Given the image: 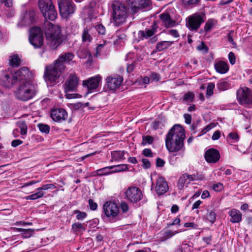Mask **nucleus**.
Segmentation results:
<instances>
[{
    "instance_id": "nucleus-28",
    "label": "nucleus",
    "mask_w": 252,
    "mask_h": 252,
    "mask_svg": "<svg viewBox=\"0 0 252 252\" xmlns=\"http://www.w3.org/2000/svg\"><path fill=\"white\" fill-rule=\"evenodd\" d=\"M166 147L170 152H176L181 149L184 143H165Z\"/></svg>"
},
{
    "instance_id": "nucleus-13",
    "label": "nucleus",
    "mask_w": 252,
    "mask_h": 252,
    "mask_svg": "<svg viewBox=\"0 0 252 252\" xmlns=\"http://www.w3.org/2000/svg\"><path fill=\"white\" fill-rule=\"evenodd\" d=\"M79 82V79L75 74H70L64 85L65 92L75 91Z\"/></svg>"
},
{
    "instance_id": "nucleus-6",
    "label": "nucleus",
    "mask_w": 252,
    "mask_h": 252,
    "mask_svg": "<svg viewBox=\"0 0 252 252\" xmlns=\"http://www.w3.org/2000/svg\"><path fill=\"white\" fill-rule=\"evenodd\" d=\"M185 137L184 128L180 125L176 124L167 134L165 142H184Z\"/></svg>"
},
{
    "instance_id": "nucleus-46",
    "label": "nucleus",
    "mask_w": 252,
    "mask_h": 252,
    "mask_svg": "<svg viewBox=\"0 0 252 252\" xmlns=\"http://www.w3.org/2000/svg\"><path fill=\"white\" fill-rule=\"evenodd\" d=\"M215 88V84L213 83H209L207 88L206 94L210 96L213 94V90Z\"/></svg>"
},
{
    "instance_id": "nucleus-61",
    "label": "nucleus",
    "mask_w": 252,
    "mask_h": 252,
    "mask_svg": "<svg viewBox=\"0 0 252 252\" xmlns=\"http://www.w3.org/2000/svg\"><path fill=\"white\" fill-rule=\"evenodd\" d=\"M164 164H165V161L163 159H162L159 158H158L157 159L156 165L157 167H163L164 166Z\"/></svg>"
},
{
    "instance_id": "nucleus-62",
    "label": "nucleus",
    "mask_w": 252,
    "mask_h": 252,
    "mask_svg": "<svg viewBox=\"0 0 252 252\" xmlns=\"http://www.w3.org/2000/svg\"><path fill=\"white\" fill-rule=\"evenodd\" d=\"M168 34L174 37L177 38L179 37V34L176 30H170L168 31Z\"/></svg>"
},
{
    "instance_id": "nucleus-56",
    "label": "nucleus",
    "mask_w": 252,
    "mask_h": 252,
    "mask_svg": "<svg viewBox=\"0 0 252 252\" xmlns=\"http://www.w3.org/2000/svg\"><path fill=\"white\" fill-rule=\"evenodd\" d=\"M72 229L74 231H77L78 229H83V225L80 223H74L72 225Z\"/></svg>"
},
{
    "instance_id": "nucleus-1",
    "label": "nucleus",
    "mask_w": 252,
    "mask_h": 252,
    "mask_svg": "<svg viewBox=\"0 0 252 252\" xmlns=\"http://www.w3.org/2000/svg\"><path fill=\"white\" fill-rule=\"evenodd\" d=\"M43 27L47 44L53 50L57 49L63 42L61 28L48 20H45Z\"/></svg>"
},
{
    "instance_id": "nucleus-31",
    "label": "nucleus",
    "mask_w": 252,
    "mask_h": 252,
    "mask_svg": "<svg viewBox=\"0 0 252 252\" xmlns=\"http://www.w3.org/2000/svg\"><path fill=\"white\" fill-rule=\"evenodd\" d=\"M74 55L71 53H66L60 56L59 58L56 61H59L60 63H63L64 62L68 63L72 61Z\"/></svg>"
},
{
    "instance_id": "nucleus-21",
    "label": "nucleus",
    "mask_w": 252,
    "mask_h": 252,
    "mask_svg": "<svg viewBox=\"0 0 252 252\" xmlns=\"http://www.w3.org/2000/svg\"><path fill=\"white\" fill-rule=\"evenodd\" d=\"M112 14L127 15V8L125 5L118 1H114L112 4Z\"/></svg>"
},
{
    "instance_id": "nucleus-53",
    "label": "nucleus",
    "mask_w": 252,
    "mask_h": 252,
    "mask_svg": "<svg viewBox=\"0 0 252 252\" xmlns=\"http://www.w3.org/2000/svg\"><path fill=\"white\" fill-rule=\"evenodd\" d=\"M197 49L199 51H203L205 53L208 51V47L205 45V44L202 42L197 47Z\"/></svg>"
},
{
    "instance_id": "nucleus-9",
    "label": "nucleus",
    "mask_w": 252,
    "mask_h": 252,
    "mask_svg": "<svg viewBox=\"0 0 252 252\" xmlns=\"http://www.w3.org/2000/svg\"><path fill=\"white\" fill-rule=\"evenodd\" d=\"M126 198L132 203H136L143 197L141 190L137 187H129L125 192Z\"/></svg>"
},
{
    "instance_id": "nucleus-17",
    "label": "nucleus",
    "mask_w": 252,
    "mask_h": 252,
    "mask_svg": "<svg viewBox=\"0 0 252 252\" xmlns=\"http://www.w3.org/2000/svg\"><path fill=\"white\" fill-rule=\"evenodd\" d=\"M206 161L208 163H216L220 158L219 152L215 149H209L204 154Z\"/></svg>"
},
{
    "instance_id": "nucleus-49",
    "label": "nucleus",
    "mask_w": 252,
    "mask_h": 252,
    "mask_svg": "<svg viewBox=\"0 0 252 252\" xmlns=\"http://www.w3.org/2000/svg\"><path fill=\"white\" fill-rule=\"evenodd\" d=\"M44 193L42 191H37V192L33 193L32 195V200H36L44 196Z\"/></svg>"
},
{
    "instance_id": "nucleus-27",
    "label": "nucleus",
    "mask_w": 252,
    "mask_h": 252,
    "mask_svg": "<svg viewBox=\"0 0 252 252\" xmlns=\"http://www.w3.org/2000/svg\"><path fill=\"white\" fill-rule=\"evenodd\" d=\"M9 64L13 67H18L21 64V59L16 54H12L9 57Z\"/></svg>"
},
{
    "instance_id": "nucleus-64",
    "label": "nucleus",
    "mask_w": 252,
    "mask_h": 252,
    "mask_svg": "<svg viewBox=\"0 0 252 252\" xmlns=\"http://www.w3.org/2000/svg\"><path fill=\"white\" fill-rule=\"evenodd\" d=\"M223 189V185L221 183H218L213 186V189L216 191H220Z\"/></svg>"
},
{
    "instance_id": "nucleus-58",
    "label": "nucleus",
    "mask_w": 252,
    "mask_h": 252,
    "mask_svg": "<svg viewBox=\"0 0 252 252\" xmlns=\"http://www.w3.org/2000/svg\"><path fill=\"white\" fill-rule=\"evenodd\" d=\"M178 232L177 231H173L172 230H168L165 232V236L167 238H169L174 236L175 234L178 233Z\"/></svg>"
},
{
    "instance_id": "nucleus-26",
    "label": "nucleus",
    "mask_w": 252,
    "mask_h": 252,
    "mask_svg": "<svg viewBox=\"0 0 252 252\" xmlns=\"http://www.w3.org/2000/svg\"><path fill=\"white\" fill-rule=\"evenodd\" d=\"M215 67L217 72L221 74L225 73L229 69L227 64L223 61H220L216 63Z\"/></svg>"
},
{
    "instance_id": "nucleus-8",
    "label": "nucleus",
    "mask_w": 252,
    "mask_h": 252,
    "mask_svg": "<svg viewBox=\"0 0 252 252\" xmlns=\"http://www.w3.org/2000/svg\"><path fill=\"white\" fill-rule=\"evenodd\" d=\"M29 41L35 48H39L42 45L43 35L39 28L34 27L31 29L30 30Z\"/></svg>"
},
{
    "instance_id": "nucleus-30",
    "label": "nucleus",
    "mask_w": 252,
    "mask_h": 252,
    "mask_svg": "<svg viewBox=\"0 0 252 252\" xmlns=\"http://www.w3.org/2000/svg\"><path fill=\"white\" fill-rule=\"evenodd\" d=\"M216 213L214 209H207L206 214L204 216V218L210 221L211 223H214L216 219Z\"/></svg>"
},
{
    "instance_id": "nucleus-35",
    "label": "nucleus",
    "mask_w": 252,
    "mask_h": 252,
    "mask_svg": "<svg viewBox=\"0 0 252 252\" xmlns=\"http://www.w3.org/2000/svg\"><path fill=\"white\" fill-rule=\"evenodd\" d=\"M189 176V174H183L179 179L178 182L177 187L179 189H182L185 186L187 180H188V178Z\"/></svg>"
},
{
    "instance_id": "nucleus-36",
    "label": "nucleus",
    "mask_w": 252,
    "mask_h": 252,
    "mask_svg": "<svg viewBox=\"0 0 252 252\" xmlns=\"http://www.w3.org/2000/svg\"><path fill=\"white\" fill-rule=\"evenodd\" d=\"M96 174L99 176L106 175L112 174L111 166H107L96 171Z\"/></svg>"
},
{
    "instance_id": "nucleus-34",
    "label": "nucleus",
    "mask_w": 252,
    "mask_h": 252,
    "mask_svg": "<svg viewBox=\"0 0 252 252\" xmlns=\"http://www.w3.org/2000/svg\"><path fill=\"white\" fill-rule=\"evenodd\" d=\"M111 168L112 170V174L128 170L127 164H119L117 165L111 166Z\"/></svg>"
},
{
    "instance_id": "nucleus-2",
    "label": "nucleus",
    "mask_w": 252,
    "mask_h": 252,
    "mask_svg": "<svg viewBox=\"0 0 252 252\" xmlns=\"http://www.w3.org/2000/svg\"><path fill=\"white\" fill-rule=\"evenodd\" d=\"M26 80L27 78L20 82L19 86L15 93L18 99L24 101L32 99L36 94L34 85Z\"/></svg>"
},
{
    "instance_id": "nucleus-44",
    "label": "nucleus",
    "mask_w": 252,
    "mask_h": 252,
    "mask_svg": "<svg viewBox=\"0 0 252 252\" xmlns=\"http://www.w3.org/2000/svg\"><path fill=\"white\" fill-rule=\"evenodd\" d=\"M91 54L87 49H80L78 51V56L80 58H86L88 56H90Z\"/></svg>"
},
{
    "instance_id": "nucleus-10",
    "label": "nucleus",
    "mask_w": 252,
    "mask_h": 252,
    "mask_svg": "<svg viewBox=\"0 0 252 252\" xmlns=\"http://www.w3.org/2000/svg\"><path fill=\"white\" fill-rule=\"evenodd\" d=\"M58 5L61 14L67 16L75 11V5L72 0H58Z\"/></svg>"
},
{
    "instance_id": "nucleus-48",
    "label": "nucleus",
    "mask_w": 252,
    "mask_h": 252,
    "mask_svg": "<svg viewBox=\"0 0 252 252\" xmlns=\"http://www.w3.org/2000/svg\"><path fill=\"white\" fill-rule=\"evenodd\" d=\"M95 29L99 34L103 35L105 33V28L102 24H98L96 26Z\"/></svg>"
},
{
    "instance_id": "nucleus-40",
    "label": "nucleus",
    "mask_w": 252,
    "mask_h": 252,
    "mask_svg": "<svg viewBox=\"0 0 252 252\" xmlns=\"http://www.w3.org/2000/svg\"><path fill=\"white\" fill-rule=\"evenodd\" d=\"M56 188V186L54 184H49L43 185L42 187L38 188L37 189V191H41L42 190H48V189H53Z\"/></svg>"
},
{
    "instance_id": "nucleus-63",
    "label": "nucleus",
    "mask_w": 252,
    "mask_h": 252,
    "mask_svg": "<svg viewBox=\"0 0 252 252\" xmlns=\"http://www.w3.org/2000/svg\"><path fill=\"white\" fill-rule=\"evenodd\" d=\"M228 137H229V140H233L235 141H237L239 140V137L236 133H230L228 135Z\"/></svg>"
},
{
    "instance_id": "nucleus-4",
    "label": "nucleus",
    "mask_w": 252,
    "mask_h": 252,
    "mask_svg": "<svg viewBox=\"0 0 252 252\" xmlns=\"http://www.w3.org/2000/svg\"><path fill=\"white\" fill-rule=\"evenodd\" d=\"M64 69V65L59 61L46 66L45 70L44 78L46 82H54L61 76Z\"/></svg>"
},
{
    "instance_id": "nucleus-20",
    "label": "nucleus",
    "mask_w": 252,
    "mask_h": 252,
    "mask_svg": "<svg viewBox=\"0 0 252 252\" xmlns=\"http://www.w3.org/2000/svg\"><path fill=\"white\" fill-rule=\"evenodd\" d=\"M101 79V76L99 75H97L87 80L83 81V85L86 86L89 91L94 90L98 87Z\"/></svg>"
},
{
    "instance_id": "nucleus-57",
    "label": "nucleus",
    "mask_w": 252,
    "mask_h": 252,
    "mask_svg": "<svg viewBox=\"0 0 252 252\" xmlns=\"http://www.w3.org/2000/svg\"><path fill=\"white\" fill-rule=\"evenodd\" d=\"M228 58L230 63L234 64L235 63V56L232 52H230L229 53Z\"/></svg>"
},
{
    "instance_id": "nucleus-51",
    "label": "nucleus",
    "mask_w": 252,
    "mask_h": 252,
    "mask_svg": "<svg viewBox=\"0 0 252 252\" xmlns=\"http://www.w3.org/2000/svg\"><path fill=\"white\" fill-rule=\"evenodd\" d=\"M233 33V31H231L230 32H229L227 35V37L228 39V41L232 44L233 47H236V44L235 42H234L232 34Z\"/></svg>"
},
{
    "instance_id": "nucleus-32",
    "label": "nucleus",
    "mask_w": 252,
    "mask_h": 252,
    "mask_svg": "<svg viewBox=\"0 0 252 252\" xmlns=\"http://www.w3.org/2000/svg\"><path fill=\"white\" fill-rule=\"evenodd\" d=\"M173 41H163L158 42L156 45V49L158 51H161L168 48L171 44H172Z\"/></svg>"
},
{
    "instance_id": "nucleus-59",
    "label": "nucleus",
    "mask_w": 252,
    "mask_h": 252,
    "mask_svg": "<svg viewBox=\"0 0 252 252\" xmlns=\"http://www.w3.org/2000/svg\"><path fill=\"white\" fill-rule=\"evenodd\" d=\"M65 96L67 98L71 99L76 97H80L81 95L77 94H68L66 93Z\"/></svg>"
},
{
    "instance_id": "nucleus-60",
    "label": "nucleus",
    "mask_w": 252,
    "mask_h": 252,
    "mask_svg": "<svg viewBox=\"0 0 252 252\" xmlns=\"http://www.w3.org/2000/svg\"><path fill=\"white\" fill-rule=\"evenodd\" d=\"M184 117L185 120V122L187 124H190L191 122V116L189 114H185L184 115Z\"/></svg>"
},
{
    "instance_id": "nucleus-22",
    "label": "nucleus",
    "mask_w": 252,
    "mask_h": 252,
    "mask_svg": "<svg viewBox=\"0 0 252 252\" xmlns=\"http://www.w3.org/2000/svg\"><path fill=\"white\" fill-rule=\"evenodd\" d=\"M160 18L163 24L167 28L172 27L175 24V21L172 20L168 13H163L160 15Z\"/></svg>"
},
{
    "instance_id": "nucleus-15",
    "label": "nucleus",
    "mask_w": 252,
    "mask_h": 252,
    "mask_svg": "<svg viewBox=\"0 0 252 252\" xmlns=\"http://www.w3.org/2000/svg\"><path fill=\"white\" fill-rule=\"evenodd\" d=\"M123 81V77L117 75L108 76L106 79L107 88L111 90H115L118 88L122 84Z\"/></svg>"
},
{
    "instance_id": "nucleus-54",
    "label": "nucleus",
    "mask_w": 252,
    "mask_h": 252,
    "mask_svg": "<svg viewBox=\"0 0 252 252\" xmlns=\"http://www.w3.org/2000/svg\"><path fill=\"white\" fill-rule=\"evenodd\" d=\"M121 208L122 212L124 213H126L128 211V204L125 201H122L121 203Z\"/></svg>"
},
{
    "instance_id": "nucleus-38",
    "label": "nucleus",
    "mask_w": 252,
    "mask_h": 252,
    "mask_svg": "<svg viewBox=\"0 0 252 252\" xmlns=\"http://www.w3.org/2000/svg\"><path fill=\"white\" fill-rule=\"evenodd\" d=\"M217 88L220 91H224L229 88V84L224 81L220 80L217 84Z\"/></svg>"
},
{
    "instance_id": "nucleus-5",
    "label": "nucleus",
    "mask_w": 252,
    "mask_h": 252,
    "mask_svg": "<svg viewBox=\"0 0 252 252\" xmlns=\"http://www.w3.org/2000/svg\"><path fill=\"white\" fill-rule=\"evenodd\" d=\"M39 9L45 20L54 21L57 17V12L51 0H39Z\"/></svg>"
},
{
    "instance_id": "nucleus-12",
    "label": "nucleus",
    "mask_w": 252,
    "mask_h": 252,
    "mask_svg": "<svg viewBox=\"0 0 252 252\" xmlns=\"http://www.w3.org/2000/svg\"><path fill=\"white\" fill-rule=\"evenodd\" d=\"M103 212L108 217L115 218L119 213V208L116 203L112 201L105 202L103 206Z\"/></svg>"
},
{
    "instance_id": "nucleus-7",
    "label": "nucleus",
    "mask_w": 252,
    "mask_h": 252,
    "mask_svg": "<svg viewBox=\"0 0 252 252\" xmlns=\"http://www.w3.org/2000/svg\"><path fill=\"white\" fill-rule=\"evenodd\" d=\"M205 21V16L198 13H195L188 17L186 26L192 31H196L201 24Z\"/></svg>"
},
{
    "instance_id": "nucleus-55",
    "label": "nucleus",
    "mask_w": 252,
    "mask_h": 252,
    "mask_svg": "<svg viewBox=\"0 0 252 252\" xmlns=\"http://www.w3.org/2000/svg\"><path fill=\"white\" fill-rule=\"evenodd\" d=\"M142 154L147 157H152L153 153L150 149H145L142 151Z\"/></svg>"
},
{
    "instance_id": "nucleus-39",
    "label": "nucleus",
    "mask_w": 252,
    "mask_h": 252,
    "mask_svg": "<svg viewBox=\"0 0 252 252\" xmlns=\"http://www.w3.org/2000/svg\"><path fill=\"white\" fill-rule=\"evenodd\" d=\"M19 127L21 130L22 135H25L27 133V126L25 122L20 121L18 123Z\"/></svg>"
},
{
    "instance_id": "nucleus-33",
    "label": "nucleus",
    "mask_w": 252,
    "mask_h": 252,
    "mask_svg": "<svg viewBox=\"0 0 252 252\" xmlns=\"http://www.w3.org/2000/svg\"><path fill=\"white\" fill-rule=\"evenodd\" d=\"M125 151H113L111 152L112 159L113 160L118 161L125 159Z\"/></svg>"
},
{
    "instance_id": "nucleus-41",
    "label": "nucleus",
    "mask_w": 252,
    "mask_h": 252,
    "mask_svg": "<svg viewBox=\"0 0 252 252\" xmlns=\"http://www.w3.org/2000/svg\"><path fill=\"white\" fill-rule=\"evenodd\" d=\"M73 214L77 215L76 219L78 220H83L87 217L86 213L77 210H74Z\"/></svg>"
},
{
    "instance_id": "nucleus-45",
    "label": "nucleus",
    "mask_w": 252,
    "mask_h": 252,
    "mask_svg": "<svg viewBox=\"0 0 252 252\" xmlns=\"http://www.w3.org/2000/svg\"><path fill=\"white\" fill-rule=\"evenodd\" d=\"M193 98V94L192 93L189 92L185 94L183 98V101L185 102H191Z\"/></svg>"
},
{
    "instance_id": "nucleus-50",
    "label": "nucleus",
    "mask_w": 252,
    "mask_h": 252,
    "mask_svg": "<svg viewBox=\"0 0 252 252\" xmlns=\"http://www.w3.org/2000/svg\"><path fill=\"white\" fill-rule=\"evenodd\" d=\"M142 163V166L145 169H148L151 167V162L150 160L147 158H142L141 159Z\"/></svg>"
},
{
    "instance_id": "nucleus-3",
    "label": "nucleus",
    "mask_w": 252,
    "mask_h": 252,
    "mask_svg": "<svg viewBox=\"0 0 252 252\" xmlns=\"http://www.w3.org/2000/svg\"><path fill=\"white\" fill-rule=\"evenodd\" d=\"M28 73L29 69L26 67H22L14 73L6 71L2 78V85L7 88L11 87L18 81L25 79L28 77Z\"/></svg>"
},
{
    "instance_id": "nucleus-25",
    "label": "nucleus",
    "mask_w": 252,
    "mask_h": 252,
    "mask_svg": "<svg viewBox=\"0 0 252 252\" xmlns=\"http://www.w3.org/2000/svg\"><path fill=\"white\" fill-rule=\"evenodd\" d=\"M156 32V28L153 27L152 29H148L145 31H140L138 32L139 37L141 39L148 38L153 36Z\"/></svg>"
},
{
    "instance_id": "nucleus-52",
    "label": "nucleus",
    "mask_w": 252,
    "mask_h": 252,
    "mask_svg": "<svg viewBox=\"0 0 252 252\" xmlns=\"http://www.w3.org/2000/svg\"><path fill=\"white\" fill-rule=\"evenodd\" d=\"M90 209L93 211L95 210L97 208V204L93 199H90L88 201Z\"/></svg>"
},
{
    "instance_id": "nucleus-43",
    "label": "nucleus",
    "mask_w": 252,
    "mask_h": 252,
    "mask_svg": "<svg viewBox=\"0 0 252 252\" xmlns=\"http://www.w3.org/2000/svg\"><path fill=\"white\" fill-rule=\"evenodd\" d=\"M34 232L33 229H25L23 233H22V237L24 238H29L31 237Z\"/></svg>"
},
{
    "instance_id": "nucleus-16",
    "label": "nucleus",
    "mask_w": 252,
    "mask_h": 252,
    "mask_svg": "<svg viewBox=\"0 0 252 252\" xmlns=\"http://www.w3.org/2000/svg\"><path fill=\"white\" fill-rule=\"evenodd\" d=\"M151 1L150 0H132L130 8L133 12H137L140 8H150Z\"/></svg>"
},
{
    "instance_id": "nucleus-23",
    "label": "nucleus",
    "mask_w": 252,
    "mask_h": 252,
    "mask_svg": "<svg viewBox=\"0 0 252 252\" xmlns=\"http://www.w3.org/2000/svg\"><path fill=\"white\" fill-rule=\"evenodd\" d=\"M229 215L231 217L230 220L232 223H238L242 220V214L238 210L232 209L229 212Z\"/></svg>"
},
{
    "instance_id": "nucleus-11",
    "label": "nucleus",
    "mask_w": 252,
    "mask_h": 252,
    "mask_svg": "<svg viewBox=\"0 0 252 252\" xmlns=\"http://www.w3.org/2000/svg\"><path fill=\"white\" fill-rule=\"evenodd\" d=\"M237 98L241 104H252V94L248 88L239 89L237 92Z\"/></svg>"
},
{
    "instance_id": "nucleus-19",
    "label": "nucleus",
    "mask_w": 252,
    "mask_h": 252,
    "mask_svg": "<svg viewBox=\"0 0 252 252\" xmlns=\"http://www.w3.org/2000/svg\"><path fill=\"white\" fill-rule=\"evenodd\" d=\"M169 188L167 182L162 177H159L157 180L156 191L158 195H162L167 191Z\"/></svg>"
},
{
    "instance_id": "nucleus-24",
    "label": "nucleus",
    "mask_w": 252,
    "mask_h": 252,
    "mask_svg": "<svg viewBox=\"0 0 252 252\" xmlns=\"http://www.w3.org/2000/svg\"><path fill=\"white\" fill-rule=\"evenodd\" d=\"M94 29L93 27L84 29L82 33V40L83 42L90 43L92 41L93 37L91 35V32Z\"/></svg>"
},
{
    "instance_id": "nucleus-29",
    "label": "nucleus",
    "mask_w": 252,
    "mask_h": 252,
    "mask_svg": "<svg viewBox=\"0 0 252 252\" xmlns=\"http://www.w3.org/2000/svg\"><path fill=\"white\" fill-rule=\"evenodd\" d=\"M127 16V15L112 14L113 21L117 26L124 23L126 21Z\"/></svg>"
},
{
    "instance_id": "nucleus-42",
    "label": "nucleus",
    "mask_w": 252,
    "mask_h": 252,
    "mask_svg": "<svg viewBox=\"0 0 252 252\" xmlns=\"http://www.w3.org/2000/svg\"><path fill=\"white\" fill-rule=\"evenodd\" d=\"M214 21L210 19L207 21V22L206 23L205 26H204V31L206 32H208L211 30V29L213 28V26H214Z\"/></svg>"
},
{
    "instance_id": "nucleus-14",
    "label": "nucleus",
    "mask_w": 252,
    "mask_h": 252,
    "mask_svg": "<svg viewBox=\"0 0 252 252\" xmlns=\"http://www.w3.org/2000/svg\"><path fill=\"white\" fill-rule=\"evenodd\" d=\"M50 116L54 122L62 123L67 118V113L63 108L53 109L51 111Z\"/></svg>"
},
{
    "instance_id": "nucleus-37",
    "label": "nucleus",
    "mask_w": 252,
    "mask_h": 252,
    "mask_svg": "<svg viewBox=\"0 0 252 252\" xmlns=\"http://www.w3.org/2000/svg\"><path fill=\"white\" fill-rule=\"evenodd\" d=\"M251 146V143L249 144V143H241L239 145L237 146L238 149L243 153H245L248 148Z\"/></svg>"
},
{
    "instance_id": "nucleus-18",
    "label": "nucleus",
    "mask_w": 252,
    "mask_h": 252,
    "mask_svg": "<svg viewBox=\"0 0 252 252\" xmlns=\"http://www.w3.org/2000/svg\"><path fill=\"white\" fill-rule=\"evenodd\" d=\"M36 13L33 10L27 11L21 19L20 24L22 26H29L35 21Z\"/></svg>"
},
{
    "instance_id": "nucleus-47",
    "label": "nucleus",
    "mask_w": 252,
    "mask_h": 252,
    "mask_svg": "<svg viewBox=\"0 0 252 252\" xmlns=\"http://www.w3.org/2000/svg\"><path fill=\"white\" fill-rule=\"evenodd\" d=\"M38 126L39 130L42 132L48 133L49 132L50 127L47 125L40 124H38Z\"/></svg>"
}]
</instances>
